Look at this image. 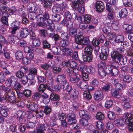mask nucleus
Segmentation results:
<instances>
[{
  "instance_id": "13",
  "label": "nucleus",
  "mask_w": 133,
  "mask_h": 133,
  "mask_svg": "<svg viewBox=\"0 0 133 133\" xmlns=\"http://www.w3.org/2000/svg\"><path fill=\"white\" fill-rule=\"evenodd\" d=\"M114 63L111 74L112 76H115L117 75L118 73V71L117 68L118 67L119 65L116 62H114Z\"/></svg>"
},
{
  "instance_id": "62",
  "label": "nucleus",
  "mask_w": 133,
  "mask_h": 133,
  "mask_svg": "<svg viewBox=\"0 0 133 133\" xmlns=\"http://www.w3.org/2000/svg\"><path fill=\"white\" fill-rule=\"evenodd\" d=\"M129 123L126 124L127 125V128L130 132H133V122L130 121Z\"/></svg>"
},
{
  "instance_id": "47",
  "label": "nucleus",
  "mask_w": 133,
  "mask_h": 133,
  "mask_svg": "<svg viewBox=\"0 0 133 133\" xmlns=\"http://www.w3.org/2000/svg\"><path fill=\"white\" fill-rule=\"evenodd\" d=\"M107 116L108 118L110 120L114 119L115 115L114 112L111 111H108L107 113Z\"/></svg>"
},
{
  "instance_id": "39",
  "label": "nucleus",
  "mask_w": 133,
  "mask_h": 133,
  "mask_svg": "<svg viewBox=\"0 0 133 133\" xmlns=\"http://www.w3.org/2000/svg\"><path fill=\"white\" fill-rule=\"evenodd\" d=\"M49 125L46 123L44 124H41L39 125L37 128L43 131L45 130L46 129H49Z\"/></svg>"
},
{
  "instance_id": "32",
  "label": "nucleus",
  "mask_w": 133,
  "mask_h": 133,
  "mask_svg": "<svg viewBox=\"0 0 133 133\" xmlns=\"http://www.w3.org/2000/svg\"><path fill=\"white\" fill-rule=\"evenodd\" d=\"M88 45L85 48L84 51L87 54H92V49L91 45L87 44Z\"/></svg>"
},
{
  "instance_id": "44",
  "label": "nucleus",
  "mask_w": 133,
  "mask_h": 133,
  "mask_svg": "<svg viewBox=\"0 0 133 133\" xmlns=\"http://www.w3.org/2000/svg\"><path fill=\"white\" fill-rule=\"evenodd\" d=\"M50 98L51 100L53 101H59V99L58 95L54 93H52L50 95Z\"/></svg>"
},
{
  "instance_id": "15",
  "label": "nucleus",
  "mask_w": 133,
  "mask_h": 133,
  "mask_svg": "<svg viewBox=\"0 0 133 133\" xmlns=\"http://www.w3.org/2000/svg\"><path fill=\"white\" fill-rule=\"evenodd\" d=\"M127 60L126 58L124 57L122 55H119L117 58V60L115 62L117 63L119 62L121 65H124L127 63Z\"/></svg>"
},
{
  "instance_id": "18",
  "label": "nucleus",
  "mask_w": 133,
  "mask_h": 133,
  "mask_svg": "<svg viewBox=\"0 0 133 133\" xmlns=\"http://www.w3.org/2000/svg\"><path fill=\"white\" fill-rule=\"evenodd\" d=\"M79 114L80 117L82 118H85L87 119H89L90 118V115L86 110H80L79 111Z\"/></svg>"
},
{
  "instance_id": "63",
  "label": "nucleus",
  "mask_w": 133,
  "mask_h": 133,
  "mask_svg": "<svg viewBox=\"0 0 133 133\" xmlns=\"http://www.w3.org/2000/svg\"><path fill=\"white\" fill-rule=\"evenodd\" d=\"M66 118L68 119H76V115L74 113H72L68 114Z\"/></svg>"
},
{
  "instance_id": "57",
  "label": "nucleus",
  "mask_w": 133,
  "mask_h": 133,
  "mask_svg": "<svg viewBox=\"0 0 133 133\" xmlns=\"http://www.w3.org/2000/svg\"><path fill=\"white\" fill-rule=\"evenodd\" d=\"M79 86L81 89H87L88 87L87 83L85 81L81 82L79 84Z\"/></svg>"
},
{
  "instance_id": "41",
  "label": "nucleus",
  "mask_w": 133,
  "mask_h": 133,
  "mask_svg": "<svg viewBox=\"0 0 133 133\" xmlns=\"http://www.w3.org/2000/svg\"><path fill=\"white\" fill-rule=\"evenodd\" d=\"M23 53L21 51H18L15 53V56L16 59L19 60L23 58Z\"/></svg>"
},
{
  "instance_id": "43",
  "label": "nucleus",
  "mask_w": 133,
  "mask_h": 133,
  "mask_svg": "<svg viewBox=\"0 0 133 133\" xmlns=\"http://www.w3.org/2000/svg\"><path fill=\"white\" fill-rule=\"evenodd\" d=\"M28 16L29 18L32 20L35 19L37 17L35 12H30Z\"/></svg>"
},
{
  "instance_id": "10",
  "label": "nucleus",
  "mask_w": 133,
  "mask_h": 133,
  "mask_svg": "<svg viewBox=\"0 0 133 133\" xmlns=\"http://www.w3.org/2000/svg\"><path fill=\"white\" fill-rule=\"evenodd\" d=\"M50 16L49 14L47 11H46L43 14V16L42 17L40 18L42 20H44L47 22L48 24L49 25L52 24V20L49 19Z\"/></svg>"
},
{
  "instance_id": "11",
  "label": "nucleus",
  "mask_w": 133,
  "mask_h": 133,
  "mask_svg": "<svg viewBox=\"0 0 133 133\" xmlns=\"http://www.w3.org/2000/svg\"><path fill=\"white\" fill-rule=\"evenodd\" d=\"M96 8L98 12L103 11L104 9V4L103 2L101 1H98L95 4Z\"/></svg>"
},
{
  "instance_id": "51",
  "label": "nucleus",
  "mask_w": 133,
  "mask_h": 133,
  "mask_svg": "<svg viewBox=\"0 0 133 133\" xmlns=\"http://www.w3.org/2000/svg\"><path fill=\"white\" fill-rule=\"evenodd\" d=\"M98 72L100 76L102 77H104L105 76L106 73L105 69L102 68H99Z\"/></svg>"
},
{
  "instance_id": "12",
  "label": "nucleus",
  "mask_w": 133,
  "mask_h": 133,
  "mask_svg": "<svg viewBox=\"0 0 133 133\" xmlns=\"http://www.w3.org/2000/svg\"><path fill=\"white\" fill-rule=\"evenodd\" d=\"M124 116L125 119V124H128L130 121H132L133 118V113L127 112L124 114Z\"/></svg>"
},
{
  "instance_id": "48",
  "label": "nucleus",
  "mask_w": 133,
  "mask_h": 133,
  "mask_svg": "<svg viewBox=\"0 0 133 133\" xmlns=\"http://www.w3.org/2000/svg\"><path fill=\"white\" fill-rule=\"evenodd\" d=\"M52 11L54 13H61L62 11L61 10V8L59 6H54L52 9Z\"/></svg>"
},
{
  "instance_id": "53",
  "label": "nucleus",
  "mask_w": 133,
  "mask_h": 133,
  "mask_svg": "<svg viewBox=\"0 0 133 133\" xmlns=\"http://www.w3.org/2000/svg\"><path fill=\"white\" fill-rule=\"evenodd\" d=\"M52 71L54 73L58 74L61 72V68L60 67L55 66L52 68Z\"/></svg>"
},
{
  "instance_id": "23",
  "label": "nucleus",
  "mask_w": 133,
  "mask_h": 133,
  "mask_svg": "<svg viewBox=\"0 0 133 133\" xmlns=\"http://www.w3.org/2000/svg\"><path fill=\"white\" fill-rule=\"evenodd\" d=\"M28 8L30 12H35L37 10V8L35 6V4L32 2H29L28 4Z\"/></svg>"
},
{
  "instance_id": "29",
  "label": "nucleus",
  "mask_w": 133,
  "mask_h": 133,
  "mask_svg": "<svg viewBox=\"0 0 133 133\" xmlns=\"http://www.w3.org/2000/svg\"><path fill=\"white\" fill-rule=\"evenodd\" d=\"M23 70H25V68L23 67H21L19 70L16 72V75L17 78L21 79L24 75L23 72Z\"/></svg>"
},
{
  "instance_id": "52",
  "label": "nucleus",
  "mask_w": 133,
  "mask_h": 133,
  "mask_svg": "<svg viewBox=\"0 0 133 133\" xmlns=\"http://www.w3.org/2000/svg\"><path fill=\"white\" fill-rule=\"evenodd\" d=\"M96 117L97 119L100 120H103L104 118V115L101 112H97L96 115Z\"/></svg>"
},
{
  "instance_id": "56",
  "label": "nucleus",
  "mask_w": 133,
  "mask_h": 133,
  "mask_svg": "<svg viewBox=\"0 0 133 133\" xmlns=\"http://www.w3.org/2000/svg\"><path fill=\"white\" fill-rule=\"evenodd\" d=\"M113 64H114V62L111 64V66L105 68L104 69L106 74H110L111 73V70L113 69Z\"/></svg>"
},
{
  "instance_id": "1",
  "label": "nucleus",
  "mask_w": 133,
  "mask_h": 133,
  "mask_svg": "<svg viewBox=\"0 0 133 133\" xmlns=\"http://www.w3.org/2000/svg\"><path fill=\"white\" fill-rule=\"evenodd\" d=\"M75 41L76 43H73L72 46L75 49L78 48V44L84 45H87L90 43V41L88 38L84 37L81 34H80L78 32L77 35L75 38Z\"/></svg>"
},
{
  "instance_id": "49",
  "label": "nucleus",
  "mask_w": 133,
  "mask_h": 133,
  "mask_svg": "<svg viewBox=\"0 0 133 133\" xmlns=\"http://www.w3.org/2000/svg\"><path fill=\"white\" fill-rule=\"evenodd\" d=\"M83 96L88 100H90L92 98L91 95L88 91H85L83 94Z\"/></svg>"
},
{
  "instance_id": "3",
  "label": "nucleus",
  "mask_w": 133,
  "mask_h": 133,
  "mask_svg": "<svg viewBox=\"0 0 133 133\" xmlns=\"http://www.w3.org/2000/svg\"><path fill=\"white\" fill-rule=\"evenodd\" d=\"M0 88L2 89L5 92V95L6 98L14 96V93L12 90L10 88L6 87L4 86L1 85Z\"/></svg>"
},
{
  "instance_id": "37",
  "label": "nucleus",
  "mask_w": 133,
  "mask_h": 133,
  "mask_svg": "<svg viewBox=\"0 0 133 133\" xmlns=\"http://www.w3.org/2000/svg\"><path fill=\"white\" fill-rule=\"evenodd\" d=\"M62 23L67 27L70 28L72 26L73 23L71 21L67 20H63L62 22Z\"/></svg>"
},
{
  "instance_id": "16",
  "label": "nucleus",
  "mask_w": 133,
  "mask_h": 133,
  "mask_svg": "<svg viewBox=\"0 0 133 133\" xmlns=\"http://www.w3.org/2000/svg\"><path fill=\"white\" fill-rule=\"evenodd\" d=\"M112 36L114 41L117 43H121L124 40V37L121 35H116L113 34Z\"/></svg>"
},
{
  "instance_id": "31",
  "label": "nucleus",
  "mask_w": 133,
  "mask_h": 133,
  "mask_svg": "<svg viewBox=\"0 0 133 133\" xmlns=\"http://www.w3.org/2000/svg\"><path fill=\"white\" fill-rule=\"evenodd\" d=\"M83 22L85 23H89L91 21V17L89 15L86 14L85 15H83Z\"/></svg>"
},
{
  "instance_id": "38",
  "label": "nucleus",
  "mask_w": 133,
  "mask_h": 133,
  "mask_svg": "<svg viewBox=\"0 0 133 133\" xmlns=\"http://www.w3.org/2000/svg\"><path fill=\"white\" fill-rule=\"evenodd\" d=\"M40 18V21L38 24V25L39 26L42 27L43 28H45L47 25H51L52 24L49 25L47 24V22L44 20H42Z\"/></svg>"
},
{
  "instance_id": "8",
  "label": "nucleus",
  "mask_w": 133,
  "mask_h": 133,
  "mask_svg": "<svg viewBox=\"0 0 133 133\" xmlns=\"http://www.w3.org/2000/svg\"><path fill=\"white\" fill-rule=\"evenodd\" d=\"M103 97V93L101 90L96 91L94 94V98L96 100L101 101Z\"/></svg>"
},
{
  "instance_id": "42",
  "label": "nucleus",
  "mask_w": 133,
  "mask_h": 133,
  "mask_svg": "<svg viewBox=\"0 0 133 133\" xmlns=\"http://www.w3.org/2000/svg\"><path fill=\"white\" fill-rule=\"evenodd\" d=\"M69 33L71 36L75 38L77 35V29L75 28H73L70 29L69 30Z\"/></svg>"
},
{
  "instance_id": "14",
  "label": "nucleus",
  "mask_w": 133,
  "mask_h": 133,
  "mask_svg": "<svg viewBox=\"0 0 133 133\" xmlns=\"http://www.w3.org/2000/svg\"><path fill=\"white\" fill-rule=\"evenodd\" d=\"M24 51L25 52L27 53L26 57L28 58L30 60L33 58L34 56V54L31 51V50L29 47H25L24 48Z\"/></svg>"
},
{
  "instance_id": "58",
  "label": "nucleus",
  "mask_w": 133,
  "mask_h": 133,
  "mask_svg": "<svg viewBox=\"0 0 133 133\" xmlns=\"http://www.w3.org/2000/svg\"><path fill=\"white\" fill-rule=\"evenodd\" d=\"M33 45L35 47H38L41 45V43L40 40L38 39H34L32 42Z\"/></svg>"
},
{
  "instance_id": "64",
  "label": "nucleus",
  "mask_w": 133,
  "mask_h": 133,
  "mask_svg": "<svg viewBox=\"0 0 133 133\" xmlns=\"http://www.w3.org/2000/svg\"><path fill=\"white\" fill-rule=\"evenodd\" d=\"M112 4L109 2L106 4V9L108 11H113V9Z\"/></svg>"
},
{
  "instance_id": "4",
  "label": "nucleus",
  "mask_w": 133,
  "mask_h": 133,
  "mask_svg": "<svg viewBox=\"0 0 133 133\" xmlns=\"http://www.w3.org/2000/svg\"><path fill=\"white\" fill-rule=\"evenodd\" d=\"M57 81L59 83L62 84L63 87L68 84L65 75H58L57 77Z\"/></svg>"
},
{
  "instance_id": "35",
  "label": "nucleus",
  "mask_w": 133,
  "mask_h": 133,
  "mask_svg": "<svg viewBox=\"0 0 133 133\" xmlns=\"http://www.w3.org/2000/svg\"><path fill=\"white\" fill-rule=\"evenodd\" d=\"M127 11L126 9H122L119 13L120 17L122 18L125 17L127 16Z\"/></svg>"
},
{
  "instance_id": "33",
  "label": "nucleus",
  "mask_w": 133,
  "mask_h": 133,
  "mask_svg": "<svg viewBox=\"0 0 133 133\" xmlns=\"http://www.w3.org/2000/svg\"><path fill=\"white\" fill-rule=\"evenodd\" d=\"M7 108L6 107L2 106L0 109V113L4 117H6L8 115Z\"/></svg>"
},
{
  "instance_id": "55",
  "label": "nucleus",
  "mask_w": 133,
  "mask_h": 133,
  "mask_svg": "<svg viewBox=\"0 0 133 133\" xmlns=\"http://www.w3.org/2000/svg\"><path fill=\"white\" fill-rule=\"evenodd\" d=\"M46 84H40L38 88V91L40 92H43L46 89Z\"/></svg>"
},
{
  "instance_id": "45",
  "label": "nucleus",
  "mask_w": 133,
  "mask_h": 133,
  "mask_svg": "<svg viewBox=\"0 0 133 133\" xmlns=\"http://www.w3.org/2000/svg\"><path fill=\"white\" fill-rule=\"evenodd\" d=\"M111 92L112 96L117 98L120 97L121 96L118 90L116 89H113L112 90Z\"/></svg>"
},
{
  "instance_id": "22",
  "label": "nucleus",
  "mask_w": 133,
  "mask_h": 133,
  "mask_svg": "<svg viewBox=\"0 0 133 133\" xmlns=\"http://www.w3.org/2000/svg\"><path fill=\"white\" fill-rule=\"evenodd\" d=\"M115 18L114 12L112 11H109L107 14V16L106 17V19L105 21V23H108L110 22L111 19H113Z\"/></svg>"
},
{
  "instance_id": "61",
  "label": "nucleus",
  "mask_w": 133,
  "mask_h": 133,
  "mask_svg": "<svg viewBox=\"0 0 133 133\" xmlns=\"http://www.w3.org/2000/svg\"><path fill=\"white\" fill-rule=\"evenodd\" d=\"M123 80L124 81L129 83L132 81V78L130 76L125 75L124 77Z\"/></svg>"
},
{
  "instance_id": "6",
  "label": "nucleus",
  "mask_w": 133,
  "mask_h": 133,
  "mask_svg": "<svg viewBox=\"0 0 133 133\" xmlns=\"http://www.w3.org/2000/svg\"><path fill=\"white\" fill-rule=\"evenodd\" d=\"M10 15L9 13H3L2 15V17L1 19V22L3 24L6 26H9L8 18Z\"/></svg>"
},
{
  "instance_id": "28",
  "label": "nucleus",
  "mask_w": 133,
  "mask_h": 133,
  "mask_svg": "<svg viewBox=\"0 0 133 133\" xmlns=\"http://www.w3.org/2000/svg\"><path fill=\"white\" fill-rule=\"evenodd\" d=\"M43 95L40 92H36L34 93L32 96V98L35 101H37L40 98L43 97Z\"/></svg>"
},
{
  "instance_id": "2",
  "label": "nucleus",
  "mask_w": 133,
  "mask_h": 133,
  "mask_svg": "<svg viewBox=\"0 0 133 133\" xmlns=\"http://www.w3.org/2000/svg\"><path fill=\"white\" fill-rule=\"evenodd\" d=\"M83 0H75L72 4V7L76 10H77L79 12L83 13L84 11V8L79 6V4H82L83 3Z\"/></svg>"
},
{
  "instance_id": "46",
  "label": "nucleus",
  "mask_w": 133,
  "mask_h": 133,
  "mask_svg": "<svg viewBox=\"0 0 133 133\" xmlns=\"http://www.w3.org/2000/svg\"><path fill=\"white\" fill-rule=\"evenodd\" d=\"M121 54L118 55L116 51H114L111 52V56L112 59L115 60V62L117 60V58L118 56L119 55Z\"/></svg>"
},
{
  "instance_id": "20",
  "label": "nucleus",
  "mask_w": 133,
  "mask_h": 133,
  "mask_svg": "<svg viewBox=\"0 0 133 133\" xmlns=\"http://www.w3.org/2000/svg\"><path fill=\"white\" fill-rule=\"evenodd\" d=\"M70 81L72 83H76L78 82L80 80L81 77L79 74L75 75L73 76L70 77Z\"/></svg>"
},
{
  "instance_id": "24",
  "label": "nucleus",
  "mask_w": 133,
  "mask_h": 133,
  "mask_svg": "<svg viewBox=\"0 0 133 133\" xmlns=\"http://www.w3.org/2000/svg\"><path fill=\"white\" fill-rule=\"evenodd\" d=\"M49 35V37L53 38V39L55 42L56 44L57 45V43L59 42V41H60V37L59 36L58 34H55V33L50 34Z\"/></svg>"
},
{
  "instance_id": "17",
  "label": "nucleus",
  "mask_w": 133,
  "mask_h": 133,
  "mask_svg": "<svg viewBox=\"0 0 133 133\" xmlns=\"http://www.w3.org/2000/svg\"><path fill=\"white\" fill-rule=\"evenodd\" d=\"M18 81L17 78L15 76H11L6 81V83L7 82L8 83L9 86L12 87L13 85Z\"/></svg>"
},
{
  "instance_id": "40",
  "label": "nucleus",
  "mask_w": 133,
  "mask_h": 133,
  "mask_svg": "<svg viewBox=\"0 0 133 133\" xmlns=\"http://www.w3.org/2000/svg\"><path fill=\"white\" fill-rule=\"evenodd\" d=\"M12 87L16 91H17L20 90L22 87L18 81L13 85Z\"/></svg>"
},
{
  "instance_id": "27",
  "label": "nucleus",
  "mask_w": 133,
  "mask_h": 133,
  "mask_svg": "<svg viewBox=\"0 0 133 133\" xmlns=\"http://www.w3.org/2000/svg\"><path fill=\"white\" fill-rule=\"evenodd\" d=\"M17 38L14 35L12 34L11 35L9 36L8 38V42L11 44H15L16 42V39Z\"/></svg>"
},
{
  "instance_id": "34",
  "label": "nucleus",
  "mask_w": 133,
  "mask_h": 133,
  "mask_svg": "<svg viewBox=\"0 0 133 133\" xmlns=\"http://www.w3.org/2000/svg\"><path fill=\"white\" fill-rule=\"evenodd\" d=\"M83 59L84 61L89 62H91L92 59V54H87L83 56Z\"/></svg>"
},
{
  "instance_id": "26",
  "label": "nucleus",
  "mask_w": 133,
  "mask_h": 133,
  "mask_svg": "<svg viewBox=\"0 0 133 133\" xmlns=\"http://www.w3.org/2000/svg\"><path fill=\"white\" fill-rule=\"evenodd\" d=\"M51 52L55 55H58L61 51L60 46H54L52 47L51 50Z\"/></svg>"
},
{
  "instance_id": "9",
  "label": "nucleus",
  "mask_w": 133,
  "mask_h": 133,
  "mask_svg": "<svg viewBox=\"0 0 133 133\" xmlns=\"http://www.w3.org/2000/svg\"><path fill=\"white\" fill-rule=\"evenodd\" d=\"M23 112L21 111H17L16 115L19 122L20 124L24 123L25 122L26 120L24 118V116L23 115Z\"/></svg>"
},
{
  "instance_id": "50",
  "label": "nucleus",
  "mask_w": 133,
  "mask_h": 133,
  "mask_svg": "<svg viewBox=\"0 0 133 133\" xmlns=\"http://www.w3.org/2000/svg\"><path fill=\"white\" fill-rule=\"evenodd\" d=\"M112 101L111 100H107L106 101L105 104V107L107 109L110 108L113 105Z\"/></svg>"
},
{
  "instance_id": "36",
  "label": "nucleus",
  "mask_w": 133,
  "mask_h": 133,
  "mask_svg": "<svg viewBox=\"0 0 133 133\" xmlns=\"http://www.w3.org/2000/svg\"><path fill=\"white\" fill-rule=\"evenodd\" d=\"M95 125L96 129L99 131L102 130V129L104 128V124L100 121L96 122Z\"/></svg>"
},
{
  "instance_id": "30",
  "label": "nucleus",
  "mask_w": 133,
  "mask_h": 133,
  "mask_svg": "<svg viewBox=\"0 0 133 133\" xmlns=\"http://www.w3.org/2000/svg\"><path fill=\"white\" fill-rule=\"evenodd\" d=\"M63 54L68 56L72 55L71 54H73V51L71 49L69 48H64L62 49Z\"/></svg>"
},
{
  "instance_id": "21",
  "label": "nucleus",
  "mask_w": 133,
  "mask_h": 133,
  "mask_svg": "<svg viewBox=\"0 0 133 133\" xmlns=\"http://www.w3.org/2000/svg\"><path fill=\"white\" fill-rule=\"evenodd\" d=\"M26 106L29 110L32 111H36L38 109V106L37 104L33 103L28 104Z\"/></svg>"
},
{
  "instance_id": "25",
  "label": "nucleus",
  "mask_w": 133,
  "mask_h": 133,
  "mask_svg": "<svg viewBox=\"0 0 133 133\" xmlns=\"http://www.w3.org/2000/svg\"><path fill=\"white\" fill-rule=\"evenodd\" d=\"M57 45L61 47H66L68 46L69 44V42L68 40H62L60 41L59 42L57 43Z\"/></svg>"
},
{
  "instance_id": "59",
  "label": "nucleus",
  "mask_w": 133,
  "mask_h": 133,
  "mask_svg": "<svg viewBox=\"0 0 133 133\" xmlns=\"http://www.w3.org/2000/svg\"><path fill=\"white\" fill-rule=\"evenodd\" d=\"M25 8L24 5L21 6L20 7L19 10V13L21 15H23V16H25Z\"/></svg>"
},
{
  "instance_id": "19",
  "label": "nucleus",
  "mask_w": 133,
  "mask_h": 133,
  "mask_svg": "<svg viewBox=\"0 0 133 133\" xmlns=\"http://www.w3.org/2000/svg\"><path fill=\"white\" fill-rule=\"evenodd\" d=\"M70 99H76L77 98L78 94V91L74 88L69 93Z\"/></svg>"
},
{
  "instance_id": "7",
  "label": "nucleus",
  "mask_w": 133,
  "mask_h": 133,
  "mask_svg": "<svg viewBox=\"0 0 133 133\" xmlns=\"http://www.w3.org/2000/svg\"><path fill=\"white\" fill-rule=\"evenodd\" d=\"M29 34V29L27 28H24L20 30L18 36L20 38H25Z\"/></svg>"
},
{
  "instance_id": "54",
  "label": "nucleus",
  "mask_w": 133,
  "mask_h": 133,
  "mask_svg": "<svg viewBox=\"0 0 133 133\" xmlns=\"http://www.w3.org/2000/svg\"><path fill=\"white\" fill-rule=\"evenodd\" d=\"M89 119H87L85 118H82L80 121V124L82 125L86 126L88 125V120Z\"/></svg>"
},
{
  "instance_id": "60",
  "label": "nucleus",
  "mask_w": 133,
  "mask_h": 133,
  "mask_svg": "<svg viewBox=\"0 0 133 133\" xmlns=\"http://www.w3.org/2000/svg\"><path fill=\"white\" fill-rule=\"evenodd\" d=\"M43 5L45 8H50L52 6V3L50 1L46 0L44 2Z\"/></svg>"
},
{
  "instance_id": "5",
  "label": "nucleus",
  "mask_w": 133,
  "mask_h": 133,
  "mask_svg": "<svg viewBox=\"0 0 133 133\" xmlns=\"http://www.w3.org/2000/svg\"><path fill=\"white\" fill-rule=\"evenodd\" d=\"M20 23L18 21H15L11 23V31L10 33L11 34L14 35L16 34V31L20 28Z\"/></svg>"
}]
</instances>
